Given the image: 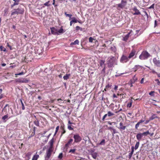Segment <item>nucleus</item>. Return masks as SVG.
<instances>
[{"label": "nucleus", "mask_w": 160, "mask_h": 160, "mask_svg": "<svg viewBox=\"0 0 160 160\" xmlns=\"http://www.w3.org/2000/svg\"><path fill=\"white\" fill-rule=\"evenodd\" d=\"M24 12V8L19 6L18 8H15L11 11V15L12 16L14 15L23 14Z\"/></svg>", "instance_id": "1"}, {"label": "nucleus", "mask_w": 160, "mask_h": 160, "mask_svg": "<svg viewBox=\"0 0 160 160\" xmlns=\"http://www.w3.org/2000/svg\"><path fill=\"white\" fill-rule=\"evenodd\" d=\"M12 113V109L9 108L8 104H6L3 109L2 111V115H10V112Z\"/></svg>", "instance_id": "2"}, {"label": "nucleus", "mask_w": 160, "mask_h": 160, "mask_svg": "<svg viewBox=\"0 0 160 160\" xmlns=\"http://www.w3.org/2000/svg\"><path fill=\"white\" fill-rule=\"evenodd\" d=\"M150 56V54L146 51H143L139 56L140 59L142 60L147 59Z\"/></svg>", "instance_id": "3"}, {"label": "nucleus", "mask_w": 160, "mask_h": 160, "mask_svg": "<svg viewBox=\"0 0 160 160\" xmlns=\"http://www.w3.org/2000/svg\"><path fill=\"white\" fill-rule=\"evenodd\" d=\"M127 2L125 0H121V2L116 5V7L117 9H119L120 8H123L126 5Z\"/></svg>", "instance_id": "4"}, {"label": "nucleus", "mask_w": 160, "mask_h": 160, "mask_svg": "<svg viewBox=\"0 0 160 160\" xmlns=\"http://www.w3.org/2000/svg\"><path fill=\"white\" fill-rule=\"evenodd\" d=\"M115 60V58L114 57H112L108 58L107 61V64L109 68H111L113 66Z\"/></svg>", "instance_id": "5"}, {"label": "nucleus", "mask_w": 160, "mask_h": 160, "mask_svg": "<svg viewBox=\"0 0 160 160\" xmlns=\"http://www.w3.org/2000/svg\"><path fill=\"white\" fill-rule=\"evenodd\" d=\"M73 138L74 140V142L78 143L80 142L82 138L79 134H76L74 135Z\"/></svg>", "instance_id": "6"}, {"label": "nucleus", "mask_w": 160, "mask_h": 160, "mask_svg": "<svg viewBox=\"0 0 160 160\" xmlns=\"http://www.w3.org/2000/svg\"><path fill=\"white\" fill-rule=\"evenodd\" d=\"M128 57L124 55H123L120 59V62L123 63L126 62L128 60Z\"/></svg>", "instance_id": "7"}, {"label": "nucleus", "mask_w": 160, "mask_h": 160, "mask_svg": "<svg viewBox=\"0 0 160 160\" xmlns=\"http://www.w3.org/2000/svg\"><path fill=\"white\" fill-rule=\"evenodd\" d=\"M153 62L156 66L160 67V60L154 58L153 59Z\"/></svg>", "instance_id": "8"}, {"label": "nucleus", "mask_w": 160, "mask_h": 160, "mask_svg": "<svg viewBox=\"0 0 160 160\" xmlns=\"http://www.w3.org/2000/svg\"><path fill=\"white\" fill-rule=\"evenodd\" d=\"M50 29L51 30V33L53 34H58V30L52 27L50 28Z\"/></svg>", "instance_id": "9"}, {"label": "nucleus", "mask_w": 160, "mask_h": 160, "mask_svg": "<svg viewBox=\"0 0 160 160\" xmlns=\"http://www.w3.org/2000/svg\"><path fill=\"white\" fill-rule=\"evenodd\" d=\"M52 151V149L51 148H49L47 150L46 152V154L47 158H49L50 157Z\"/></svg>", "instance_id": "10"}, {"label": "nucleus", "mask_w": 160, "mask_h": 160, "mask_svg": "<svg viewBox=\"0 0 160 160\" xmlns=\"http://www.w3.org/2000/svg\"><path fill=\"white\" fill-rule=\"evenodd\" d=\"M133 11H135V12L133 14L134 15H138L141 14L139 11L137 9V7L135 6L134 7L132 8Z\"/></svg>", "instance_id": "11"}, {"label": "nucleus", "mask_w": 160, "mask_h": 160, "mask_svg": "<svg viewBox=\"0 0 160 160\" xmlns=\"http://www.w3.org/2000/svg\"><path fill=\"white\" fill-rule=\"evenodd\" d=\"M29 81V80L25 78H22L18 79V82L20 83H27Z\"/></svg>", "instance_id": "12"}, {"label": "nucleus", "mask_w": 160, "mask_h": 160, "mask_svg": "<svg viewBox=\"0 0 160 160\" xmlns=\"http://www.w3.org/2000/svg\"><path fill=\"white\" fill-rule=\"evenodd\" d=\"M126 127V126H124L123 123L121 122L119 123V126L118 127V128L121 130H124L125 129Z\"/></svg>", "instance_id": "13"}, {"label": "nucleus", "mask_w": 160, "mask_h": 160, "mask_svg": "<svg viewBox=\"0 0 160 160\" xmlns=\"http://www.w3.org/2000/svg\"><path fill=\"white\" fill-rule=\"evenodd\" d=\"M11 117L9 115L4 114V115L2 118V120L3 122H5L8 118H10Z\"/></svg>", "instance_id": "14"}, {"label": "nucleus", "mask_w": 160, "mask_h": 160, "mask_svg": "<svg viewBox=\"0 0 160 160\" xmlns=\"http://www.w3.org/2000/svg\"><path fill=\"white\" fill-rule=\"evenodd\" d=\"M108 129L111 130V131H112V134L113 136L114 135V134L118 133V132L116 131V130L115 129L113 128V127H108Z\"/></svg>", "instance_id": "15"}, {"label": "nucleus", "mask_w": 160, "mask_h": 160, "mask_svg": "<svg viewBox=\"0 0 160 160\" xmlns=\"http://www.w3.org/2000/svg\"><path fill=\"white\" fill-rule=\"evenodd\" d=\"M143 136L142 133H138L136 135V138L138 141H140L142 137Z\"/></svg>", "instance_id": "16"}, {"label": "nucleus", "mask_w": 160, "mask_h": 160, "mask_svg": "<svg viewBox=\"0 0 160 160\" xmlns=\"http://www.w3.org/2000/svg\"><path fill=\"white\" fill-rule=\"evenodd\" d=\"M72 20L70 22V25L71 26H72V24L73 23L75 22V23H77L78 22V20H76L75 18L74 17H72Z\"/></svg>", "instance_id": "17"}, {"label": "nucleus", "mask_w": 160, "mask_h": 160, "mask_svg": "<svg viewBox=\"0 0 160 160\" xmlns=\"http://www.w3.org/2000/svg\"><path fill=\"white\" fill-rule=\"evenodd\" d=\"M131 152L129 153L128 155V157L129 159L131 158V157H132V155L133 154L134 151V147L133 146H132L131 147Z\"/></svg>", "instance_id": "18"}, {"label": "nucleus", "mask_w": 160, "mask_h": 160, "mask_svg": "<svg viewBox=\"0 0 160 160\" xmlns=\"http://www.w3.org/2000/svg\"><path fill=\"white\" fill-rule=\"evenodd\" d=\"M135 51L134 50L132 51V52L130 53L128 56V58H130L132 57L135 55Z\"/></svg>", "instance_id": "19"}, {"label": "nucleus", "mask_w": 160, "mask_h": 160, "mask_svg": "<svg viewBox=\"0 0 160 160\" xmlns=\"http://www.w3.org/2000/svg\"><path fill=\"white\" fill-rule=\"evenodd\" d=\"M131 33V32H130L127 34L124 38H123V40L124 41H126L128 39L129 37L130 34Z\"/></svg>", "instance_id": "20"}, {"label": "nucleus", "mask_w": 160, "mask_h": 160, "mask_svg": "<svg viewBox=\"0 0 160 160\" xmlns=\"http://www.w3.org/2000/svg\"><path fill=\"white\" fill-rule=\"evenodd\" d=\"M65 32V30L63 29L62 27V26L59 30H58V33L59 34L60 33H63Z\"/></svg>", "instance_id": "21"}, {"label": "nucleus", "mask_w": 160, "mask_h": 160, "mask_svg": "<svg viewBox=\"0 0 160 160\" xmlns=\"http://www.w3.org/2000/svg\"><path fill=\"white\" fill-rule=\"evenodd\" d=\"M105 61L104 60H101L99 61V63L100 66L103 67L105 66Z\"/></svg>", "instance_id": "22"}, {"label": "nucleus", "mask_w": 160, "mask_h": 160, "mask_svg": "<svg viewBox=\"0 0 160 160\" xmlns=\"http://www.w3.org/2000/svg\"><path fill=\"white\" fill-rule=\"evenodd\" d=\"M71 75L70 74H66V75L63 77V78L65 80H67L68 79L69 77Z\"/></svg>", "instance_id": "23"}, {"label": "nucleus", "mask_w": 160, "mask_h": 160, "mask_svg": "<svg viewBox=\"0 0 160 160\" xmlns=\"http://www.w3.org/2000/svg\"><path fill=\"white\" fill-rule=\"evenodd\" d=\"M50 147L49 148H51L52 149V146L53 143V138H52L48 142Z\"/></svg>", "instance_id": "24"}, {"label": "nucleus", "mask_w": 160, "mask_h": 160, "mask_svg": "<svg viewBox=\"0 0 160 160\" xmlns=\"http://www.w3.org/2000/svg\"><path fill=\"white\" fill-rule=\"evenodd\" d=\"M61 128L62 129V131H61L62 133L61 135V137L63 134L65 133L66 131L64 129V128L63 126H61Z\"/></svg>", "instance_id": "25"}, {"label": "nucleus", "mask_w": 160, "mask_h": 160, "mask_svg": "<svg viewBox=\"0 0 160 160\" xmlns=\"http://www.w3.org/2000/svg\"><path fill=\"white\" fill-rule=\"evenodd\" d=\"M79 43V41L77 39L73 42L71 43V45H75L76 44L78 45Z\"/></svg>", "instance_id": "26"}, {"label": "nucleus", "mask_w": 160, "mask_h": 160, "mask_svg": "<svg viewBox=\"0 0 160 160\" xmlns=\"http://www.w3.org/2000/svg\"><path fill=\"white\" fill-rule=\"evenodd\" d=\"M110 49L114 52H115L117 51L116 48L115 46H111L110 48Z\"/></svg>", "instance_id": "27"}, {"label": "nucleus", "mask_w": 160, "mask_h": 160, "mask_svg": "<svg viewBox=\"0 0 160 160\" xmlns=\"http://www.w3.org/2000/svg\"><path fill=\"white\" fill-rule=\"evenodd\" d=\"M91 155L93 158L94 159H96L97 157V153L96 152H92L91 153Z\"/></svg>", "instance_id": "28"}, {"label": "nucleus", "mask_w": 160, "mask_h": 160, "mask_svg": "<svg viewBox=\"0 0 160 160\" xmlns=\"http://www.w3.org/2000/svg\"><path fill=\"white\" fill-rule=\"evenodd\" d=\"M141 67H142V66L138 65H136L133 68V69L135 70L134 72H136L138 69L139 68Z\"/></svg>", "instance_id": "29"}, {"label": "nucleus", "mask_w": 160, "mask_h": 160, "mask_svg": "<svg viewBox=\"0 0 160 160\" xmlns=\"http://www.w3.org/2000/svg\"><path fill=\"white\" fill-rule=\"evenodd\" d=\"M64 14H65V15H66V17H68L69 18V20H70L72 19L71 17H72V14H67V12H64Z\"/></svg>", "instance_id": "30"}, {"label": "nucleus", "mask_w": 160, "mask_h": 160, "mask_svg": "<svg viewBox=\"0 0 160 160\" xmlns=\"http://www.w3.org/2000/svg\"><path fill=\"white\" fill-rule=\"evenodd\" d=\"M158 117L155 114H153L152 116L150 118V120H152L155 118H157Z\"/></svg>", "instance_id": "31"}, {"label": "nucleus", "mask_w": 160, "mask_h": 160, "mask_svg": "<svg viewBox=\"0 0 160 160\" xmlns=\"http://www.w3.org/2000/svg\"><path fill=\"white\" fill-rule=\"evenodd\" d=\"M105 143V140L104 139H103L102 140L100 143L98 144V145H104Z\"/></svg>", "instance_id": "32"}, {"label": "nucleus", "mask_w": 160, "mask_h": 160, "mask_svg": "<svg viewBox=\"0 0 160 160\" xmlns=\"http://www.w3.org/2000/svg\"><path fill=\"white\" fill-rule=\"evenodd\" d=\"M39 157L38 155H34L32 157V160H37L38 158Z\"/></svg>", "instance_id": "33"}, {"label": "nucleus", "mask_w": 160, "mask_h": 160, "mask_svg": "<svg viewBox=\"0 0 160 160\" xmlns=\"http://www.w3.org/2000/svg\"><path fill=\"white\" fill-rule=\"evenodd\" d=\"M114 114L112 112L110 111H108L107 113L108 117H109L114 115Z\"/></svg>", "instance_id": "34"}, {"label": "nucleus", "mask_w": 160, "mask_h": 160, "mask_svg": "<svg viewBox=\"0 0 160 160\" xmlns=\"http://www.w3.org/2000/svg\"><path fill=\"white\" fill-rule=\"evenodd\" d=\"M34 124L37 126H39V121L37 120H35L34 121Z\"/></svg>", "instance_id": "35"}, {"label": "nucleus", "mask_w": 160, "mask_h": 160, "mask_svg": "<svg viewBox=\"0 0 160 160\" xmlns=\"http://www.w3.org/2000/svg\"><path fill=\"white\" fill-rule=\"evenodd\" d=\"M142 133L143 136H146L147 135L150 134V133H149L148 131L146 132H144Z\"/></svg>", "instance_id": "36"}, {"label": "nucleus", "mask_w": 160, "mask_h": 160, "mask_svg": "<svg viewBox=\"0 0 160 160\" xmlns=\"http://www.w3.org/2000/svg\"><path fill=\"white\" fill-rule=\"evenodd\" d=\"M139 142H137L136 144L135 145L134 149L135 150L137 149L139 147Z\"/></svg>", "instance_id": "37"}, {"label": "nucleus", "mask_w": 160, "mask_h": 160, "mask_svg": "<svg viewBox=\"0 0 160 160\" xmlns=\"http://www.w3.org/2000/svg\"><path fill=\"white\" fill-rule=\"evenodd\" d=\"M140 122H138L135 125V128L136 129H137L139 127L140 125L141 124Z\"/></svg>", "instance_id": "38"}, {"label": "nucleus", "mask_w": 160, "mask_h": 160, "mask_svg": "<svg viewBox=\"0 0 160 160\" xmlns=\"http://www.w3.org/2000/svg\"><path fill=\"white\" fill-rule=\"evenodd\" d=\"M68 128L70 130H73V128L71 127V125L69 124H68Z\"/></svg>", "instance_id": "39"}, {"label": "nucleus", "mask_w": 160, "mask_h": 160, "mask_svg": "<svg viewBox=\"0 0 160 160\" xmlns=\"http://www.w3.org/2000/svg\"><path fill=\"white\" fill-rule=\"evenodd\" d=\"M76 150V149H71L69 150V153L71 152L72 153H74Z\"/></svg>", "instance_id": "40"}, {"label": "nucleus", "mask_w": 160, "mask_h": 160, "mask_svg": "<svg viewBox=\"0 0 160 160\" xmlns=\"http://www.w3.org/2000/svg\"><path fill=\"white\" fill-rule=\"evenodd\" d=\"M59 126H57L56 128V130L55 132V133L54 134V136H55L56 134L57 133V132H58L59 129Z\"/></svg>", "instance_id": "41"}, {"label": "nucleus", "mask_w": 160, "mask_h": 160, "mask_svg": "<svg viewBox=\"0 0 160 160\" xmlns=\"http://www.w3.org/2000/svg\"><path fill=\"white\" fill-rule=\"evenodd\" d=\"M50 2L49 1H48V2L45 3L44 4V5L47 6H49L50 5V4H49V2Z\"/></svg>", "instance_id": "42"}, {"label": "nucleus", "mask_w": 160, "mask_h": 160, "mask_svg": "<svg viewBox=\"0 0 160 160\" xmlns=\"http://www.w3.org/2000/svg\"><path fill=\"white\" fill-rule=\"evenodd\" d=\"M21 102L22 104V109L23 110H24L25 109V108L24 104L23 103L22 101V100H21Z\"/></svg>", "instance_id": "43"}, {"label": "nucleus", "mask_w": 160, "mask_h": 160, "mask_svg": "<svg viewBox=\"0 0 160 160\" xmlns=\"http://www.w3.org/2000/svg\"><path fill=\"white\" fill-rule=\"evenodd\" d=\"M80 30L81 31L82 30V28L78 26H77L76 27V30Z\"/></svg>", "instance_id": "44"}, {"label": "nucleus", "mask_w": 160, "mask_h": 160, "mask_svg": "<svg viewBox=\"0 0 160 160\" xmlns=\"http://www.w3.org/2000/svg\"><path fill=\"white\" fill-rule=\"evenodd\" d=\"M124 73H116V74L115 75V77H117L121 76Z\"/></svg>", "instance_id": "45"}, {"label": "nucleus", "mask_w": 160, "mask_h": 160, "mask_svg": "<svg viewBox=\"0 0 160 160\" xmlns=\"http://www.w3.org/2000/svg\"><path fill=\"white\" fill-rule=\"evenodd\" d=\"M108 116L107 114H105L104 115L102 118V120L103 121H104L105 118Z\"/></svg>", "instance_id": "46"}, {"label": "nucleus", "mask_w": 160, "mask_h": 160, "mask_svg": "<svg viewBox=\"0 0 160 160\" xmlns=\"http://www.w3.org/2000/svg\"><path fill=\"white\" fill-rule=\"evenodd\" d=\"M94 40V39L92 38V37H90L89 38V42H93V40Z\"/></svg>", "instance_id": "47"}, {"label": "nucleus", "mask_w": 160, "mask_h": 160, "mask_svg": "<svg viewBox=\"0 0 160 160\" xmlns=\"http://www.w3.org/2000/svg\"><path fill=\"white\" fill-rule=\"evenodd\" d=\"M24 74L23 72H22L20 73L15 74V75H21Z\"/></svg>", "instance_id": "48"}, {"label": "nucleus", "mask_w": 160, "mask_h": 160, "mask_svg": "<svg viewBox=\"0 0 160 160\" xmlns=\"http://www.w3.org/2000/svg\"><path fill=\"white\" fill-rule=\"evenodd\" d=\"M36 128V127H34L33 128V131L34 132H32V133L31 134V136H33L35 134V129Z\"/></svg>", "instance_id": "49"}, {"label": "nucleus", "mask_w": 160, "mask_h": 160, "mask_svg": "<svg viewBox=\"0 0 160 160\" xmlns=\"http://www.w3.org/2000/svg\"><path fill=\"white\" fill-rule=\"evenodd\" d=\"M32 153L31 152H28L26 154V156L29 157H30L31 155L32 154Z\"/></svg>", "instance_id": "50"}, {"label": "nucleus", "mask_w": 160, "mask_h": 160, "mask_svg": "<svg viewBox=\"0 0 160 160\" xmlns=\"http://www.w3.org/2000/svg\"><path fill=\"white\" fill-rule=\"evenodd\" d=\"M111 86L109 84H108L106 86V88H105L104 89V90L106 91V89H108V88H110V87Z\"/></svg>", "instance_id": "51"}, {"label": "nucleus", "mask_w": 160, "mask_h": 160, "mask_svg": "<svg viewBox=\"0 0 160 160\" xmlns=\"http://www.w3.org/2000/svg\"><path fill=\"white\" fill-rule=\"evenodd\" d=\"M137 78L136 77H135V75H134L133 77V83H134L137 80Z\"/></svg>", "instance_id": "52"}, {"label": "nucleus", "mask_w": 160, "mask_h": 160, "mask_svg": "<svg viewBox=\"0 0 160 160\" xmlns=\"http://www.w3.org/2000/svg\"><path fill=\"white\" fill-rule=\"evenodd\" d=\"M154 92V91H152L150 92L149 93V95L151 96H153V93Z\"/></svg>", "instance_id": "53"}, {"label": "nucleus", "mask_w": 160, "mask_h": 160, "mask_svg": "<svg viewBox=\"0 0 160 160\" xmlns=\"http://www.w3.org/2000/svg\"><path fill=\"white\" fill-rule=\"evenodd\" d=\"M73 141V139H70L69 140L68 142H67L68 144H70L71 143H72Z\"/></svg>", "instance_id": "54"}, {"label": "nucleus", "mask_w": 160, "mask_h": 160, "mask_svg": "<svg viewBox=\"0 0 160 160\" xmlns=\"http://www.w3.org/2000/svg\"><path fill=\"white\" fill-rule=\"evenodd\" d=\"M151 120H150V118H149V119L148 120H146L145 121H145L144 122V124H147V123H148L150 121H151Z\"/></svg>", "instance_id": "55"}, {"label": "nucleus", "mask_w": 160, "mask_h": 160, "mask_svg": "<svg viewBox=\"0 0 160 160\" xmlns=\"http://www.w3.org/2000/svg\"><path fill=\"white\" fill-rule=\"evenodd\" d=\"M62 153H60L59 154V156H58V158H62Z\"/></svg>", "instance_id": "56"}, {"label": "nucleus", "mask_w": 160, "mask_h": 160, "mask_svg": "<svg viewBox=\"0 0 160 160\" xmlns=\"http://www.w3.org/2000/svg\"><path fill=\"white\" fill-rule=\"evenodd\" d=\"M7 46L10 48V49L11 50H12V47L11 46H10L8 43H7Z\"/></svg>", "instance_id": "57"}, {"label": "nucleus", "mask_w": 160, "mask_h": 160, "mask_svg": "<svg viewBox=\"0 0 160 160\" xmlns=\"http://www.w3.org/2000/svg\"><path fill=\"white\" fill-rule=\"evenodd\" d=\"M145 121V120L144 119H142L140 120L139 122H140L141 123L143 122H144Z\"/></svg>", "instance_id": "58"}, {"label": "nucleus", "mask_w": 160, "mask_h": 160, "mask_svg": "<svg viewBox=\"0 0 160 160\" xmlns=\"http://www.w3.org/2000/svg\"><path fill=\"white\" fill-rule=\"evenodd\" d=\"M154 4H153L149 8H154Z\"/></svg>", "instance_id": "59"}, {"label": "nucleus", "mask_w": 160, "mask_h": 160, "mask_svg": "<svg viewBox=\"0 0 160 160\" xmlns=\"http://www.w3.org/2000/svg\"><path fill=\"white\" fill-rule=\"evenodd\" d=\"M157 26V21L155 20L154 22V27H155Z\"/></svg>", "instance_id": "60"}, {"label": "nucleus", "mask_w": 160, "mask_h": 160, "mask_svg": "<svg viewBox=\"0 0 160 160\" xmlns=\"http://www.w3.org/2000/svg\"><path fill=\"white\" fill-rule=\"evenodd\" d=\"M57 101H58V102L60 103H62V100L61 99H57Z\"/></svg>", "instance_id": "61"}, {"label": "nucleus", "mask_w": 160, "mask_h": 160, "mask_svg": "<svg viewBox=\"0 0 160 160\" xmlns=\"http://www.w3.org/2000/svg\"><path fill=\"white\" fill-rule=\"evenodd\" d=\"M144 78H142L140 81V83H143V80H144Z\"/></svg>", "instance_id": "62"}, {"label": "nucleus", "mask_w": 160, "mask_h": 160, "mask_svg": "<svg viewBox=\"0 0 160 160\" xmlns=\"http://www.w3.org/2000/svg\"><path fill=\"white\" fill-rule=\"evenodd\" d=\"M73 123L71 122L69 120H68V124L70 125V124H72Z\"/></svg>", "instance_id": "63"}, {"label": "nucleus", "mask_w": 160, "mask_h": 160, "mask_svg": "<svg viewBox=\"0 0 160 160\" xmlns=\"http://www.w3.org/2000/svg\"><path fill=\"white\" fill-rule=\"evenodd\" d=\"M118 86H115V87H114V89L115 90H117L118 89Z\"/></svg>", "instance_id": "64"}]
</instances>
